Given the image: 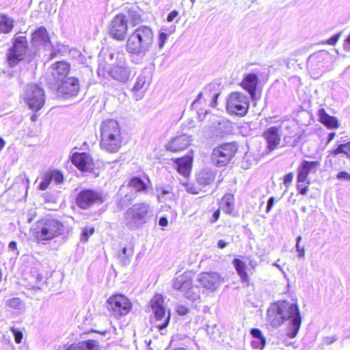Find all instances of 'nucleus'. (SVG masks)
Listing matches in <instances>:
<instances>
[{
  "label": "nucleus",
  "mask_w": 350,
  "mask_h": 350,
  "mask_svg": "<svg viewBox=\"0 0 350 350\" xmlns=\"http://www.w3.org/2000/svg\"><path fill=\"white\" fill-rule=\"evenodd\" d=\"M191 163L192 157L187 156L176 159L174 162V167L185 178L184 180H181L180 183L185 187L187 191L192 194H198L200 189L193 184H189L187 179L190 175Z\"/></svg>",
  "instance_id": "obj_12"
},
{
  "label": "nucleus",
  "mask_w": 350,
  "mask_h": 350,
  "mask_svg": "<svg viewBox=\"0 0 350 350\" xmlns=\"http://www.w3.org/2000/svg\"><path fill=\"white\" fill-rule=\"evenodd\" d=\"M106 305L111 314L116 319L126 315L132 307L130 300L121 294L110 297L107 301Z\"/></svg>",
  "instance_id": "obj_11"
},
{
  "label": "nucleus",
  "mask_w": 350,
  "mask_h": 350,
  "mask_svg": "<svg viewBox=\"0 0 350 350\" xmlns=\"http://www.w3.org/2000/svg\"><path fill=\"white\" fill-rule=\"evenodd\" d=\"M227 245H228V243L224 240H219L217 242V246L219 248H221V249L224 248Z\"/></svg>",
  "instance_id": "obj_62"
},
{
  "label": "nucleus",
  "mask_w": 350,
  "mask_h": 350,
  "mask_svg": "<svg viewBox=\"0 0 350 350\" xmlns=\"http://www.w3.org/2000/svg\"><path fill=\"white\" fill-rule=\"evenodd\" d=\"M59 91L66 97L76 96L79 91V83L77 78L69 77L64 81L59 88Z\"/></svg>",
  "instance_id": "obj_21"
},
{
  "label": "nucleus",
  "mask_w": 350,
  "mask_h": 350,
  "mask_svg": "<svg viewBox=\"0 0 350 350\" xmlns=\"http://www.w3.org/2000/svg\"><path fill=\"white\" fill-rule=\"evenodd\" d=\"M254 340L252 341V346L254 349H262L265 345L266 340L260 329L252 328L250 331Z\"/></svg>",
  "instance_id": "obj_27"
},
{
  "label": "nucleus",
  "mask_w": 350,
  "mask_h": 350,
  "mask_svg": "<svg viewBox=\"0 0 350 350\" xmlns=\"http://www.w3.org/2000/svg\"><path fill=\"white\" fill-rule=\"evenodd\" d=\"M64 226L62 222L51 216H46L37 221L34 228L37 241H49L62 234Z\"/></svg>",
  "instance_id": "obj_5"
},
{
  "label": "nucleus",
  "mask_w": 350,
  "mask_h": 350,
  "mask_svg": "<svg viewBox=\"0 0 350 350\" xmlns=\"http://www.w3.org/2000/svg\"><path fill=\"white\" fill-rule=\"evenodd\" d=\"M234 198L231 194H226L221 201V209L226 213H230L234 208Z\"/></svg>",
  "instance_id": "obj_32"
},
{
  "label": "nucleus",
  "mask_w": 350,
  "mask_h": 350,
  "mask_svg": "<svg viewBox=\"0 0 350 350\" xmlns=\"http://www.w3.org/2000/svg\"><path fill=\"white\" fill-rule=\"evenodd\" d=\"M344 48L346 51H350V35L345 40Z\"/></svg>",
  "instance_id": "obj_60"
},
{
  "label": "nucleus",
  "mask_w": 350,
  "mask_h": 350,
  "mask_svg": "<svg viewBox=\"0 0 350 350\" xmlns=\"http://www.w3.org/2000/svg\"><path fill=\"white\" fill-rule=\"evenodd\" d=\"M32 41L35 44L48 46L50 44V39L45 27H39L32 35Z\"/></svg>",
  "instance_id": "obj_26"
},
{
  "label": "nucleus",
  "mask_w": 350,
  "mask_h": 350,
  "mask_svg": "<svg viewBox=\"0 0 350 350\" xmlns=\"http://www.w3.org/2000/svg\"><path fill=\"white\" fill-rule=\"evenodd\" d=\"M275 198L274 197L272 196V197L269 198V199L268 200V202H267V210H266L267 213L270 212V211L271 210L272 207L273 206V205L275 204Z\"/></svg>",
  "instance_id": "obj_54"
},
{
  "label": "nucleus",
  "mask_w": 350,
  "mask_h": 350,
  "mask_svg": "<svg viewBox=\"0 0 350 350\" xmlns=\"http://www.w3.org/2000/svg\"><path fill=\"white\" fill-rule=\"evenodd\" d=\"M130 18L131 20V24L133 26L137 25L140 21V16L135 11H130L129 12Z\"/></svg>",
  "instance_id": "obj_44"
},
{
  "label": "nucleus",
  "mask_w": 350,
  "mask_h": 350,
  "mask_svg": "<svg viewBox=\"0 0 350 350\" xmlns=\"http://www.w3.org/2000/svg\"><path fill=\"white\" fill-rule=\"evenodd\" d=\"M163 303L164 299L161 294L155 295L150 302L151 308L154 315L153 323L161 334H165L163 331L167 326L170 319V311L167 310Z\"/></svg>",
  "instance_id": "obj_7"
},
{
  "label": "nucleus",
  "mask_w": 350,
  "mask_h": 350,
  "mask_svg": "<svg viewBox=\"0 0 350 350\" xmlns=\"http://www.w3.org/2000/svg\"><path fill=\"white\" fill-rule=\"evenodd\" d=\"M72 163L80 170L88 172L92 169V159L90 155L85 152H75L71 158Z\"/></svg>",
  "instance_id": "obj_20"
},
{
  "label": "nucleus",
  "mask_w": 350,
  "mask_h": 350,
  "mask_svg": "<svg viewBox=\"0 0 350 350\" xmlns=\"http://www.w3.org/2000/svg\"><path fill=\"white\" fill-rule=\"evenodd\" d=\"M297 188L299 190V193L302 195H306L308 191V185H304V187H300V186H297Z\"/></svg>",
  "instance_id": "obj_58"
},
{
  "label": "nucleus",
  "mask_w": 350,
  "mask_h": 350,
  "mask_svg": "<svg viewBox=\"0 0 350 350\" xmlns=\"http://www.w3.org/2000/svg\"><path fill=\"white\" fill-rule=\"evenodd\" d=\"M337 179L350 182V174L347 172H340L336 175Z\"/></svg>",
  "instance_id": "obj_47"
},
{
  "label": "nucleus",
  "mask_w": 350,
  "mask_h": 350,
  "mask_svg": "<svg viewBox=\"0 0 350 350\" xmlns=\"http://www.w3.org/2000/svg\"><path fill=\"white\" fill-rule=\"evenodd\" d=\"M215 176L213 172L208 170H204L201 171L197 177L198 183L203 186L211 184L215 180Z\"/></svg>",
  "instance_id": "obj_29"
},
{
  "label": "nucleus",
  "mask_w": 350,
  "mask_h": 350,
  "mask_svg": "<svg viewBox=\"0 0 350 350\" xmlns=\"http://www.w3.org/2000/svg\"><path fill=\"white\" fill-rule=\"evenodd\" d=\"M234 268L243 282L248 280V275L246 272V265L243 261L239 258H234L232 261Z\"/></svg>",
  "instance_id": "obj_30"
},
{
  "label": "nucleus",
  "mask_w": 350,
  "mask_h": 350,
  "mask_svg": "<svg viewBox=\"0 0 350 350\" xmlns=\"http://www.w3.org/2000/svg\"><path fill=\"white\" fill-rule=\"evenodd\" d=\"M208 113H209V111H207V110H205V111H203L202 109L198 110V119L200 121L204 120L205 117H206V116L208 115Z\"/></svg>",
  "instance_id": "obj_55"
},
{
  "label": "nucleus",
  "mask_w": 350,
  "mask_h": 350,
  "mask_svg": "<svg viewBox=\"0 0 350 350\" xmlns=\"http://www.w3.org/2000/svg\"><path fill=\"white\" fill-rule=\"evenodd\" d=\"M197 280L202 288L213 293L223 282V278L217 272H202L198 275Z\"/></svg>",
  "instance_id": "obj_15"
},
{
  "label": "nucleus",
  "mask_w": 350,
  "mask_h": 350,
  "mask_svg": "<svg viewBox=\"0 0 350 350\" xmlns=\"http://www.w3.org/2000/svg\"><path fill=\"white\" fill-rule=\"evenodd\" d=\"M262 136L266 139L269 152L274 150L280 144V126H271L267 129Z\"/></svg>",
  "instance_id": "obj_19"
},
{
  "label": "nucleus",
  "mask_w": 350,
  "mask_h": 350,
  "mask_svg": "<svg viewBox=\"0 0 350 350\" xmlns=\"http://www.w3.org/2000/svg\"><path fill=\"white\" fill-rule=\"evenodd\" d=\"M28 47L27 38L15 36L13 45L7 53V62L10 67H14L24 59Z\"/></svg>",
  "instance_id": "obj_10"
},
{
  "label": "nucleus",
  "mask_w": 350,
  "mask_h": 350,
  "mask_svg": "<svg viewBox=\"0 0 350 350\" xmlns=\"http://www.w3.org/2000/svg\"><path fill=\"white\" fill-rule=\"evenodd\" d=\"M250 107V98L242 92H232L226 100L228 113L243 117Z\"/></svg>",
  "instance_id": "obj_9"
},
{
  "label": "nucleus",
  "mask_w": 350,
  "mask_h": 350,
  "mask_svg": "<svg viewBox=\"0 0 350 350\" xmlns=\"http://www.w3.org/2000/svg\"><path fill=\"white\" fill-rule=\"evenodd\" d=\"M159 224L161 226H167L168 224L167 219L165 217H161Z\"/></svg>",
  "instance_id": "obj_59"
},
{
  "label": "nucleus",
  "mask_w": 350,
  "mask_h": 350,
  "mask_svg": "<svg viewBox=\"0 0 350 350\" xmlns=\"http://www.w3.org/2000/svg\"><path fill=\"white\" fill-rule=\"evenodd\" d=\"M176 312L179 315L183 316L187 314L188 308L183 305H180L177 306Z\"/></svg>",
  "instance_id": "obj_52"
},
{
  "label": "nucleus",
  "mask_w": 350,
  "mask_h": 350,
  "mask_svg": "<svg viewBox=\"0 0 350 350\" xmlns=\"http://www.w3.org/2000/svg\"><path fill=\"white\" fill-rule=\"evenodd\" d=\"M237 146L232 144H226L213 149L211 154L213 163L218 167L226 165L237 152Z\"/></svg>",
  "instance_id": "obj_13"
},
{
  "label": "nucleus",
  "mask_w": 350,
  "mask_h": 350,
  "mask_svg": "<svg viewBox=\"0 0 350 350\" xmlns=\"http://www.w3.org/2000/svg\"><path fill=\"white\" fill-rule=\"evenodd\" d=\"M210 120L213 122L212 127H213L215 129L217 128V124L220 125L221 124V122H224V120H221L220 118H219L215 115H212L210 118Z\"/></svg>",
  "instance_id": "obj_48"
},
{
  "label": "nucleus",
  "mask_w": 350,
  "mask_h": 350,
  "mask_svg": "<svg viewBox=\"0 0 350 350\" xmlns=\"http://www.w3.org/2000/svg\"><path fill=\"white\" fill-rule=\"evenodd\" d=\"M132 250H128L126 247H124L122 249V252L121 254H118V258L120 259L121 263L123 265H127L130 263L131 258L133 256Z\"/></svg>",
  "instance_id": "obj_36"
},
{
  "label": "nucleus",
  "mask_w": 350,
  "mask_h": 350,
  "mask_svg": "<svg viewBox=\"0 0 350 350\" xmlns=\"http://www.w3.org/2000/svg\"><path fill=\"white\" fill-rule=\"evenodd\" d=\"M296 250H297V252L299 253L298 256L299 258H303L305 255L304 247H301L300 245H298V243H296Z\"/></svg>",
  "instance_id": "obj_56"
},
{
  "label": "nucleus",
  "mask_w": 350,
  "mask_h": 350,
  "mask_svg": "<svg viewBox=\"0 0 350 350\" xmlns=\"http://www.w3.org/2000/svg\"><path fill=\"white\" fill-rule=\"evenodd\" d=\"M160 193L158 195V199L159 201H163V198H164L165 196H168L172 193V189L168 187L167 188H161Z\"/></svg>",
  "instance_id": "obj_46"
},
{
  "label": "nucleus",
  "mask_w": 350,
  "mask_h": 350,
  "mask_svg": "<svg viewBox=\"0 0 350 350\" xmlns=\"http://www.w3.org/2000/svg\"><path fill=\"white\" fill-rule=\"evenodd\" d=\"M321 166L318 161H304L298 167L297 181L306 183L309 174H315Z\"/></svg>",
  "instance_id": "obj_18"
},
{
  "label": "nucleus",
  "mask_w": 350,
  "mask_h": 350,
  "mask_svg": "<svg viewBox=\"0 0 350 350\" xmlns=\"http://www.w3.org/2000/svg\"><path fill=\"white\" fill-rule=\"evenodd\" d=\"M7 305L16 310H23L25 304L23 301L18 297H13L7 301Z\"/></svg>",
  "instance_id": "obj_38"
},
{
  "label": "nucleus",
  "mask_w": 350,
  "mask_h": 350,
  "mask_svg": "<svg viewBox=\"0 0 350 350\" xmlns=\"http://www.w3.org/2000/svg\"><path fill=\"white\" fill-rule=\"evenodd\" d=\"M14 27V20L5 15H2L0 19V33H9Z\"/></svg>",
  "instance_id": "obj_31"
},
{
  "label": "nucleus",
  "mask_w": 350,
  "mask_h": 350,
  "mask_svg": "<svg viewBox=\"0 0 350 350\" xmlns=\"http://www.w3.org/2000/svg\"><path fill=\"white\" fill-rule=\"evenodd\" d=\"M329 59V55L326 51H319L311 55L308 58V64L312 66L314 63L327 61Z\"/></svg>",
  "instance_id": "obj_33"
},
{
  "label": "nucleus",
  "mask_w": 350,
  "mask_h": 350,
  "mask_svg": "<svg viewBox=\"0 0 350 350\" xmlns=\"http://www.w3.org/2000/svg\"><path fill=\"white\" fill-rule=\"evenodd\" d=\"M108 75L120 83H126L131 76V72L124 62L111 65L107 70Z\"/></svg>",
  "instance_id": "obj_17"
},
{
  "label": "nucleus",
  "mask_w": 350,
  "mask_h": 350,
  "mask_svg": "<svg viewBox=\"0 0 350 350\" xmlns=\"http://www.w3.org/2000/svg\"><path fill=\"white\" fill-rule=\"evenodd\" d=\"M173 287L181 292L187 299L193 302L200 301V290L198 286L192 284V275L190 272H184L174 278Z\"/></svg>",
  "instance_id": "obj_6"
},
{
  "label": "nucleus",
  "mask_w": 350,
  "mask_h": 350,
  "mask_svg": "<svg viewBox=\"0 0 350 350\" xmlns=\"http://www.w3.org/2000/svg\"><path fill=\"white\" fill-rule=\"evenodd\" d=\"M341 36V33L339 32L336 35L333 36L332 38L327 40V43L329 45H334L338 42V39Z\"/></svg>",
  "instance_id": "obj_49"
},
{
  "label": "nucleus",
  "mask_w": 350,
  "mask_h": 350,
  "mask_svg": "<svg viewBox=\"0 0 350 350\" xmlns=\"http://www.w3.org/2000/svg\"><path fill=\"white\" fill-rule=\"evenodd\" d=\"M129 186L135 189L137 191H142L146 189V185L139 177L132 178L129 183Z\"/></svg>",
  "instance_id": "obj_35"
},
{
  "label": "nucleus",
  "mask_w": 350,
  "mask_h": 350,
  "mask_svg": "<svg viewBox=\"0 0 350 350\" xmlns=\"http://www.w3.org/2000/svg\"><path fill=\"white\" fill-rule=\"evenodd\" d=\"M108 31L113 39L124 40L128 31V21L126 16L122 14H117L110 22Z\"/></svg>",
  "instance_id": "obj_14"
},
{
  "label": "nucleus",
  "mask_w": 350,
  "mask_h": 350,
  "mask_svg": "<svg viewBox=\"0 0 350 350\" xmlns=\"http://www.w3.org/2000/svg\"><path fill=\"white\" fill-rule=\"evenodd\" d=\"M11 331L14 335L15 342L18 344L21 343L23 339V333L15 327H12Z\"/></svg>",
  "instance_id": "obj_43"
},
{
  "label": "nucleus",
  "mask_w": 350,
  "mask_h": 350,
  "mask_svg": "<svg viewBox=\"0 0 350 350\" xmlns=\"http://www.w3.org/2000/svg\"><path fill=\"white\" fill-rule=\"evenodd\" d=\"M267 321L273 327H278L286 320H291L287 335L294 338L300 328L301 318L298 306L287 301H279L269 306L267 312Z\"/></svg>",
  "instance_id": "obj_1"
},
{
  "label": "nucleus",
  "mask_w": 350,
  "mask_h": 350,
  "mask_svg": "<svg viewBox=\"0 0 350 350\" xmlns=\"http://www.w3.org/2000/svg\"><path fill=\"white\" fill-rule=\"evenodd\" d=\"M83 350H101L99 342L96 340L81 341Z\"/></svg>",
  "instance_id": "obj_37"
},
{
  "label": "nucleus",
  "mask_w": 350,
  "mask_h": 350,
  "mask_svg": "<svg viewBox=\"0 0 350 350\" xmlns=\"http://www.w3.org/2000/svg\"><path fill=\"white\" fill-rule=\"evenodd\" d=\"M249 265H250L252 268L254 269V268L257 266V262H256V260H254V259H250V260H249Z\"/></svg>",
  "instance_id": "obj_64"
},
{
  "label": "nucleus",
  "mask_w": 350,
  "mask_h": 350,
  "mask_svg": "<svg viewBox=\"0 0 350 350\" xmlns=\"http://www.w3.org/2000/svg\"><path fill=\"white\" fill-rule=\"evenodd\" d=\"M51 72L56 82L62 81L70 71V66L65 62H57L51 67Z\"/></svg>",
  "instance_id": "obj_22"
},
{
  "label": "nucleus",
  "mask_w": 350,
  "mask_h": 350,
  "mask_svg": "<svg viewBox=\"0 0 350 350\" xmlns=\"http://www.w3.org/2000/svg\"><path fill=\"white\" fill-rule=\"evenodd\" d=\"M8 248L11 251L16 250V243L15 241H11L8 245Z\"/></svg>",
  "instance_id": "obj_61"
},
{
  "label": "nucleus",
  "mask_w": 350,
  "mask_h": 350,
  "mask_svg": "<svg viewBox=\"0 0 350 350\" xmlns=\"http://www.w3.org/2000/svg\"><path fill=\"white\" fill-rule=\"evenodd\" d=\"M154 38V32L151 27L140 25L129 36L126 50L133 55L144 57L152 46Z\"/></svg>",
  "instance_id": "obj_2"
},
{
  "label": "nucleus",
  "mask_w": 350,
  "mask_h": 350,
  "mask_svg": "<svg viewBox=\"0 0 350 350\" xmlns=\"http://www.w3.org/2000/svg\"><path fill=\"white\" fill-rule=\"evenodd\" d=\"M104 201L102 195L93 190H83L77 196L76 203L83 209H87L94 204H101Z\"/></svg>",
  "instance_id": "obj_16"
},
{
  "label": "nucleus",
  "mask_w": 350,
  "mask_h": 350,
  "mask_svg": "<svg viewBox=\"0 0 350 350\" xmlns=\"http://www.w3.org/2000/svg\"><path fill=\"white\" fill-rule=\"evenodd\" d=\"M146 77L142 75H139L136 79L135 84L132 88V91L138 92L142 90L146 85Z\"/></svg>",
  "instance_id": "obj_39"
},
{
  "label": "nucleus",
  "mask_w": 350,
  "mask_h": 350,
  "mask_svg": "<svg viewBox=\"0 0 350 350\" xmlns=\"http://www.w3.org/2000/svg\"><path fill=\"white\" fill-rule=\"evenodd\" d=\"M51 181H52V178L51 177L50 174L49 173V174H46L44 176L42 182L40 183L39 189L42 191L46 190Z\"/></svg>",
  "instance_id": "obj_41"
},
{
  "label": "nucleus",
  "mask_w": 350,
  "mask_h": 350,
  "mask_svg": "<svg viewBox=\"0 0 350 350\" xmlns=\"http://www.w3.org/2000/svg\"><path fill=\"white\" fill-rule=\"evenodd\" d=\"M219 210H217L213 214V219L212 220V221L215 222V221H217L219 219Z\"/></svg>",
  "instance_id": "obj_63"
},
{
  "label": "nucleus",
  "mask_w": 350,
  "mask_h": 350,
  "mask_svg": "<svg viewBox=\"0 0 350 350\" xmlns=\"http://www.w3.org/2000/svg\"><path fill=\"white\" fill-rule=\"evenodd\" d=\"M258 83V78L256 75L251 73L247 74L241 85L242 88L248 92L250 97L254 98L256 96V86Z\"/></svg>",
  "instance_id": "obj_24"
},
{
  "label": "nucleus",
  "mask_w": 350,
  "mask_h": 350,
  "mask_svg": "<svg viewBox=\"0 0 350 350\" xmlns=\"http://www.w3.org/2000/svg\"><path fill=\"white\" fill-rule=\"evenodd\" d=\"M293 174L292 172H290L284 176V184L288 187V185H290L293 180Z\"/></svg>",
  "instance_id": "obj_53"
},
{
  "label": "nucleus",
  "mask_w": 350,
  "mask_h": 350,
  "mask_svg": "<svg viewBox=\"0 0 350 350\" xmlns=\"http://www.w3.org/2000/svg\"><path fill=\"white\" fill-rule=\"evenodd\" d=\"M94 232V228L93 227H85L81 233V241L86 242L88 240L90 236L92 235Z\"/></svg>",
  "instance_id": "obj_40"
},
{
  "label": "nucleus",
  "mask_w": 350,
  "mask_h": 350,
  "mask_svg": "<svg viewBox=\"0 0 350 350\" xmlns=\"http://www.w3.org/2000/svg\"><path fill=\"white\" fill-rule=\"evenodd\" d=\"M100 138L102 150L109 153L118 152L124 141L118 122L113 119L103 121L100 126Z\"/></svg>",
  "instance_id": "obj_3"
},
{
  "label": "nucleus",
  "mask_w": 350,
  "mask_h": 350,
  "mask_svg": "<svg viewBox=\"0 0 350 350\" xmlns=\"http://www.w3.org/2000/svg\"><path fill=\"white\" fill-rule=\"evenodd\" d=\"M66 350H83L81 341L70 345Z\"/></svg>",
  "instance_id": "obj_51"
},
{
  "label": "nucleus",
  "mask_w": 350,
  "mask_h": 350,
  "mask_svg": "<svg viewBox=\"0 0 350 350\" xmlns=\"http://www.w3.org/2000/svg\"><path fill=\"white\" fill-rule=\"evenodd\" d=\"M168 38L167 33L165 32H161L159 36L158 45L159 49H162Z\"/></svg>",
  "instance_id": "obj_45"
},
{
  "label": "nucleus",
  "mask_w": 350,
  "mask_h": 350,
  "mask_svg": "<svg viewBox=\"0 0 350 350\" xmlns=\"http://www.w3.org/2000/svg\"><path fill=\"white\" fill-rule=\"evenodd\" d=\"M340 153H343L346 154L347 157L350 158V142L339 144L336 149L330 152V154L334 156Z\"/></svg>",
  "instance_id": "obj_34"
},
{
  "label": "nucleus",
  "mask_w": 350,
  "mask_h": 350,
  "mask_svg": "<svg viewBox=\"0 0 350 350\" xmlns=\"http://www.w3.org/2000/svg\"><path fill=\"white\" fill-rule=\"evenodd\" d=\"M52 180H54L57 184H60L64 180L63 174L58 171H53L49 173Z\"/></svg>",
  "instance_id": "obj_42"
},
{
  "label": "nucleus",
  "mask_w": 350,
  "mask_h": 350,
  "mask_svg": "<svg viewBox=\"0 0 350 350\" xmlns=\"http://www.w3.org/2000/svg\"><path fill=\"white\" fill-rule=\"evenodd\" d=\"M154 215L153 207L148 202H138L124 213V221L128 228L137 230L148 223Z\"/></svg>",
  "instance_id": "obj_4"
},
{
  "label": "nucleus",
  "mask_w": 350,
  "mask_h": 350,
  "mask_svg": "<svg viewBox=\"0 0 350 350\" xmlns=\"http://www.w3.org/2000/svg\"><path fill=\"white\" fill-rule=\"evenodd\" d=\"M319 116L321 123L329 129H335L339 126L336 117L328 115L323 109L319 110Z\"/></svg>",
  "instance_id": "obj_28"
},
{
  "label": "nucleus",
  "mask_w": 350,
  "mask_h": 350,
  "mask_svg": "<svg viewBox=\"0 0 350 350\" xmlns=\"http://www.w3.org/2000/svg\"><path fill=\"white\" fill-rule=\"evenodd\" d=\"M338 338L336 335L329 336L323 339V343L325 345H331L337 340Z\"/></svg>",
  "instance_id": "obj_50"
},
{
  "label": "nucleus",
  "mask_w": 350,
  "mask_h": 350,
  "mask_svg": "<svg viewBox=\"0 0 350 350\" xmlns=\"http://www.w3.org/2000/svg\"><path fill=\"white\" fill-rule=\"evenodd\" d=\"M21 96L29 108L36 111L40 110L45 102L44 90L35 83L27 84Z\"/></svg>",
  "instance_id": "obj_8"
},
{
  "label": "nucleus",
  "mask_w": 350,
  "mask_h": 350,
  "mask_svg": "<svg viewBox=\"0 0 350 350\" xmlns=\"http://www.w3.org/2000/svg\"><path fill=\"white\" fill-rule=\"evenodd\" d=\"M191 137L187 135L176 137L169 142L167 148L173 152H178L186 149L191 143Z\"/></svg>",
  "instance_id": "obj_23"
},
{
  "label": "nucleus",
  "mask_w": 350,
  "mask_h": 350,
  "mask_svg": "<svg viewBox=\"0 0 350 350\" xmlns=\"http://www.w3.org/2000/svg\"><path fill=\"white\" fill-rule=\"evenodd\" d=\"M211 85H208L204 88V92L199 93L197 98L192 103L191 106L193 108H196L197 107L198 104L200 103V100L203 97H205V99H211L210 100V105L211 107H214L217 105V100L219 94L216 91H214L213 93H211Z\"/></svg>",
  "instance_id": "obj_25"
},
{
  "label": "nucleus",
  "mask_w": 350,
  "mask_h": 350,
  "mask_svg": "<svg viewBox=\"0 0 350 350\" xmlns=\"http://www.w3.org/2000/svg\"><path fill=\"white\" fill-rule=\"evenodd\" d=\"M178 16V12L177 11H172L167 17V22H172L174 21V19Z\"/></svg>",
  "instance_id": "obj_57"
}]
</instances>
